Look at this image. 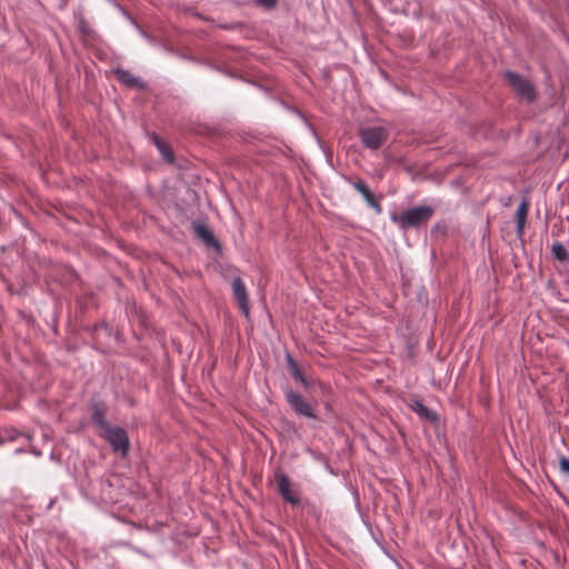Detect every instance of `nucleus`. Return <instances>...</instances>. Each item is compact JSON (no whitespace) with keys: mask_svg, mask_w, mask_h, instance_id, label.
I'll use <instances>...</instances> for the list:
<instances>
[{"mask_svg":"<svg viewBox=\"0 0 569 569\" xmlns=\"http://www.w3.org/2000/svg\"><path fill=\"white\" fill-rule=\"evenodd\" d=\"M436 207L431 204H419L401 212H391L390 220L398 224L402 231L419 228L426 224L435 214Z\"/></svg>","mask_w":569,"mask_h":569,"instance_id":"f257e3e1","label":"nucleus"},{"mask_svg":"<svg viewBox=\"0 0 569 569\" xmlns=\"http://www.w3.org/2000/svg\"><path fill=\"white\" fill-rule=\"evenodd\" d=\"M502 78L518 100L527 103H532L537 100L538 91L536 86L523 74L513 70H505Z\"/></svg>","mask_w":569,"mask_h":569,"instance_id":"f03ea898","label":"nucleus"},{"mask_svg":"<svg viewBox=\"0 0 569 569\" xmlns=\"http://www.w3.org/2000/svg\"><path fill=\"white\" fill-rule=\"evenodd\" d=\"M101 435L114 451L120 452L122 457L128 455L130 443L127 431L123 428L111 426Z\"/></svg>","mask_w":569,"mask_h":569,"instance_id":"7ed1b4c3","label":"nucleus"},{"mask_svg":"<svg viewBox=\"0 0 569 569\" xmlns=\"http://www.w3.org/2000/svg\"><path fill=\"white\" fill-rule=\"evenodd\" d=\"M359 136L365 147L376 150L385 143L388 132L383 127H368L361 129Z\"/></svg>","mask_w":569,"mask_h":569,"instance_id":"20e7f679","label":"nucleus"},{"mask_svg":"<svg viewBox=\"0 0 569 569\" xmlns=\"http://www.w3.org/2000/svg\"><path fill=\"white\" fill-rule=\"evenodd\" d=\"M231 287H232L233 297L237 299L239 308L241 309L243 315L246 317H248L249 316V301H248L247 290H246L243 281L239 277H236L232 280Z\"/></svg>","mask_w":569,"mask_h":569,"instance_id":"39448f33","label":"nucleus"},{"mask_svg":"<svg viewBox=\"0 0 569 569\" xmlns=\"http://www.w3.org/2000/svg\"><path fill=\"white\" fill-rule=\"evenodd\" d=\"M353 188L362 196V198L366 201V203L368 204V207L373 209L376 213L379 214L382 212V208H381L379 201L375 198L373 192L362 180L355 181Z\"/></svg>","mask_w":569,"mask_h":569,"instance_id":"423d86ee","label":"nucleus"},{"mask_svg":"<svg viewBox=\"0 0 569 569\" xmlns=\"http://www.w3.org/2000/svg\"><path fill=\"white\" fill-rule=\"evenodd\" d=\"M408 406L420 419L431 423L439 422L438 413L435 410L428 408L421 400L415 399Z\"/></svg>","mask_w":569,"mask_h":569,"instance_id":"0eeeda50","label":"nucleus"},{"mask_svg":"<svg viewBox=\"0 0 569 569\" xmlns=\"http://www.w3.org/2000/svg\"><path fill=\"white\" fill-rule=\"evenodd\" d=\"M286 398L291 408L299 415L312 417V409L310 405L302 399V397L293 391H288Z\"/></svg>","mask_w":569,"mask_h":569,"instance_id":"6e6552de","label":"nucleus"},{"mask_svg":"<svg viewBox=\"0 0 569 569\" xmlns=\"http://www.w3.org/2000/svg\"><path fill=\"white\" fill-rule=\"evenodd\" d=\"M276 485H277V489H278L279 493L286 501H288L292 505H296L298 502L297 498L295 497L293 492L291 491L290 480L286 475L277 473L276 475Z\"/></svg>","mask_w":569,"mask_h":569,"instance_id":"1a4fd4ad","label":"nucleus"},{"mask_svg":"<svg viewBox=\"0 0 569 569\" xmlns=\"http://www.w3.org/2000/svg\"><path fill=\"white\" fill-rule=\"evenodd\" d=\"M528 211H529V203L526 199H522V201L519 203V206L516 210V231L519 237H521L523 233Z\"/></svg>","mask_w":569,"mask_h":569,"instance_id":"9d476101","label":"nucleus"},{"mask_svg":"<svg viewBox=\"0 0 569 569\" xmlns=\"http://www.w3.org/2000/svg\"><path fill=\"white\" fill-rule=\"evenodd\" d=\"M194 234L201 239L208 247H219L213 233L207 228L204 224L194 223L193 224Z\"/></svg>","mask_w":569,"mask_h":569,"instance_id":"9b49d317","label":"nucleus"},{"mask_svg":"<svg viewBox=\"0 0 569 569\" xmlns=\"http://www.w3.org/2000/svg\"><path fill=\"white\" fill-rule=\"evenodd\" d=\"M114 73L118 80L124 86L130 88H143V82L131 72L122 69H116Z\"/></svg>","mask_w":569,"mask_h":569,"instance_id":"f8f14e48","label":"nucleus"},{"mask_svg":"<svg viewBox=\"0 0 569 569\" xmlns=\"http://www.w3.org/2000/svg\"><path fill=\"white\" fill-rule=\"evenodd\" d=\"M551 253L553 258L560 262H567L569 260V252L561 242H553L551 247Z\"/></svg>","mask_w":569,"mask_h":569,"instance_id":"ddd939ff","label":"nucleus"},{"mask_svg":"<svg viewBox=\"0 0 569 569\" xmlns=\"http://www.w3.org/2000/svg\"><path fill=\"white\" fill-rule=\"evenodd\" d=\"M154 143H156L159 152L161 153L162 158L167 162L172 163L173 162V153H172L171 148L157 137H154Z\"/></svg>","mask_w":569,"mask_h":569,"instance_id":"4468645a","label":"nucleus"},{"mask_svg":"<svg viewBox=\"0 0 569 569\" xmlns=\"http://www.w3.org/2000/svg\"><path fill=\"white\" fill-rule=\"evenodd\" d=\"M92 420L97 426L100 427L101 433L111 427V425L104 419L103 412L98 407L93 409Z\"/></svg>","mask_w":569,"mask_h":569,"instance_id":"2eb2a0df","label":"nucleus"},{"mask_svg":"<svg viewBox=\"0 0 569 569\" xmlns=\"http://www.w3.org/2000/svg\"><path fill=\"white\" fill-rule=\"evenodd\" d=\"M288 365H289L291 376L296 380L300 381L302 385L306 386L307 385L306 379L303 378L298 365L295 362V360L292 359L291 356H288Z\"/></svg>","mask_w":569,"mask_h":569,"instance_id":"dca6fc26","label":"nucleus"},{"mask_svg":"<svg viewBox=\"0 0 569 569\" xmlns=\"http://www.w3.org/2000/svg\"><path fill=\"white\" fill-rule=\"evenodd\" d=\"M560 471L569 475V458L561 456L559 459Z\"/></svg>","mask_w":569,"mask_h":569,"instance_id":"f3484780","label":"nucleus"},{"mask_svg":"<svg viewBox=\"0 0 569 569\" xmlns=\"http://www.w3.org/2000/svg\"><path fill=\"white\" fill-rule=\"evenodd\" d=\"M259 6L264 7L267 9L276 6L277 0H254Z\"/></svg>","mask_w":569,"mask_h":569,"instance_id":"a211bd4d","label":"nucleus"},{"mask_svg":"<svg viewBox=\"0 0 569 569\" xmlns=\"http://www.w3.org/2000/svg\"><path fill=\"white\" fill-rule=\"evenodd\" d=\"M322 152L326 154L327 161L330 160V154L327 153L326 149L322 147Z\"/></svg>","mask_w":569,"mask_h":569,"instance_id":"6ab92c4d","label":"nucleus"},{"mask_svg":"<svg viewBox=\"0 0 569 569\" xmlns=\"http://www.w3.org/2000/svg\"><path fill=\"white\" fill-rule=\"evenodd\" d=\"M325 465V468L330 472V473H333L332 469L327 465V463H323Z\"/></svg>","mask_w":569,"mask_h":569,"instance_id":"aec40b11","label":"nucleus"},{"mask_svg":"<svg viewBox=\"0 0 569 569\" xmlns=\"http://www.w3.org/2000/svg\"><path fill=\"white\" fill-rule=\"evenodd\" d=\"M436 230H439V224H436L433 228H432V232L436 231Z\"/></svg>","mask_w":569,"mask_h":569,"instance_id":"412c9836","label":"nucleus"},{"mask_svg":"<svg viewBox=\"0 0 569 569\" xmlns=\"http://www.w3.org/2000/svg\"><path fill=\"white\" fill-rule=\"evenodd\" d=\"M313 136L317 138V140L320 142V138L318 137L317 132L313 131Z\"/></svg>","mask_w":569,"mask_h":569,"instance_id":"4be33fe9","label":"nucleus"}]
</instances>
